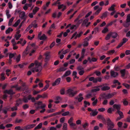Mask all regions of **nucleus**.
Returning a JSON list of instances; mask_svg holds the SVG:
<instances>
[{"mask_svg": "<svg viewBox=\"0 0 130 130\" xmlns=\"http://www.w3.org/2000/svg\"><path fill=\"white\" fill-rule=\"evenodd\" d=\"M6 15L7 16V18L8 19L11 16V15L9 13V10H7L6 11Z\"/></svg>", "mask_w": 130, "mask_h": 130, "instance_id": "obj_26", "label": "nucleus"}, {"mask_svg": "<svg viewBox=\"0 0 130 130\" xmlns=\"http://www.w3.org/2000/svg\"><path fill=\"white\" fill-rule=\"evenodd\" d=\"M18 106H17L15 105V106L11 108V110L12 111H14V110H17V107Z\"/></svg>", "mask_w": 130, "mask_h": 130, "instance_id": "obj_52", "label": "nucleus"}, {"mask_svg": "<svg viewBox=\"0 0 130 130\" xmlns=\"http://www.w3.org/2000/svg\"><path fill=\"white\" fill-rule=\"evenodd\" d=\"M92 37V36L91 35H90L88 37H87L85 38L84 40H87L88 41H89L90 39Z\"/></svg>", "mask_w": 130, "mask_h": 130, "instance_id": "obj_62", "label": "nucleus"}, {"mask_svg": "<svg viewBox=\"0 0 130 130\" xmlns=\"http://www.w3.org/2000/svg\"><path fill=\"white\" fill-rule=\"evenodd\" d=\"M14 19V18L13 17H12L11 19H10L9 20V23H8V25L10 26L11 25L12 23V22Z\"/></svg>", "mask_w": 130, "mask_h": 130, "instance_id": "obj_42", "label": "nucleus"}, {"mask_svg": "<svg viewBox=\"0 0 130 130\" xmlns=\"http://www.w3.org/2000/svg\"><path fill=\"white\" fill-rule=\"evenodd\" d=\"M98 113L96 109H93L92 111L90 113V115L91 116H94L96 115Z\"/></svg>", "mask_w": 130, "mask_h": 130, "instance_id": "obj_11", "label": "nucleus"}, {"mask_svg": "<svg viewBox=\"0 0 130 130\" xmlns=\"http://www.w3.org/2000/svg\"><path fill=\"white\" fill-rule=\"evenodd\" d=\"M73 120V118L72 117H71L70 119L68 120V123L69 124L73 123L72 122Z\"/></svg>", "mask_w": 130, "mask_h": 130, "instance_id": "obj_51", "label": "nucleus"}, {"mask_svg": "<svg viewBox=\"0 0 130 130\" xmlns=\"http://www.w3.org/2000/svg\"><path fill=\"white\" fill-rule=\"evenodd\" d=\"M98 86L97 87H94V88L91 90V91L92 92H97L99 91L100 89L98 87Z\"/></svg>", "mask_w": 130, "mask_h": 130, "instance_id": "obj_16", "label": "nucleus"}, {"mask_svg": "<svg viewBox=\"0 0 130 130\" xmlns=\"http://www.w3.org/2000/svg\"><path fill=\"white\" fill-rule=\"evenodd\" d=\"M107 84L105 83L100 85L98 87H101V90L103 91H106L109 90L110 89V87L107 86Z\"/></svg>", "mask_w": 130, "mask_h": 130, "instance_id": "obj_4", "label": "nucleus"}, {"mask_svg": "<svg viewBox=\"0 0 130 130\" xmlns=\"http://www.w3.org/2000/svg\"><path fill=\"white\" fill-rule=\"evenodd\" d=\"M110 73L111 76L113 77H116L118 75V73L117 72H115L112 70L110 71Z\"/></svg>", "mask_w": 130, "mask_h": 130, "instance_id": "obj_8", "label": "nucleus"}, {"mask_svg": "<svg viewBox=\"0 0 130 130\" xmlns=\"http://www.w3.org/2000/svg\"><path fill=\"white\" fill-rule=\"evenodd\" d=\"M35 125V124H32L31 125H28L24 127V128L25 129H28L33 128Z\"/></svg>", "mask_w": 130, "mask_h": 130, "instance_id": "obj_9", "label": "nucleus"}, {"mask_svg": "<svg viewBox=\"0 0 130 130\" xmlns=\"http://www.w3.org/2000/svg\"><path fill=\"white\" fill-rule=\"evenodd\" d=\"M109 33L112 37L113 38H116L118 35L117 33L115 32H110Z\"/></svg>", "mask_w": 130, "mask_h": 130, "instance_id": "obj_15", "label": "nucleus"}, {"mask_svg": "<svg viewBox=\"0 0 130 130\" xmlns=\"http://www.w3.org/2000/svg\"><path fill=\"white\" fill-rule=\"evenodd\" d=\"M108 12H105L103 13L102 15V16L100 17L101 18L103 19V18H105L107 15Z\"/></svg>", "mask_w": 130, "mask_h": 130, "instance_id": "obj_25", "label": "nucleus"}, {"mask_svg": "<svg viewBox=\"0 0 130 130\" xmlns=\"http://www.w3.org/2000/svg\"><path fill=\"white\" fill-rule=\"evenodd\" d=\"M65 119V118L64 117H62L60 119V122L61 123H63L64 122Z\"/></svg>", "mask_w": 130, "mask_h": 130, "instance_id": "obj_61", "label": "nucleus"}, {"mask_svg": "<svg viewBox=\"0 0 130 130\" xmlns=\"http://www.w3.org/2000/svg\"><path fill=\"white\" fill-rule=\"evenodd\" d=\"M21 34H19L18 35H16L15 36V38L16 40H18L19 38L21 37Z\"/></svg>", "mask_w": 130, "mask_h": 130, "instance_id": "obj_55", "label": "nucleus"}, {"mask_svg": "<svg viewBox=\"0 0 130 130\" xmlns=\"http://www.w3.org/2000/svg\"><path fill=\"white\" fill-rule=\"evenodd\" d=\"M83 21V20L82 19H80V20H78L76 22H77L76 25H77V27L79 26V25L82 23Z\"/></svg>", "mask_w": 130, "mask_h": 130, "instance_id": "obj_29", "label": "nucleus"}, {"mask_svg": "<svg viewBox=\"0 0 130 130\" xmlns=\"http://www.w3.org/2000/svg\"><path fill=\"white\" fill-rule=\"evenodd\" d=\"M111 36L110 33H109L106 36L105 39L106 40H108L110 39L111 38Z\"/></svg>", "mask_w": 130, "mask_h": 130, "instance_id": "obj_34", "label": "nucleus"}, {"mask_svg": "<svg viewBox=\"0 0 130 130\" xmlns=\"http://www.w3.org/2000/svg\"><path fill=\"white\" fill-rule=\"evenodd\" d=\"M46 38V37L45 34H43L42 36H40L39 39L41 40H44Z\"/></svg>", "mask_w": 130, "mask_h": 130, "instance_id": "obj_41", "label": "nucleus"}, {"mask_svg": "<svg viewBox=\"0 0 130 130\" xmlns=\"http://www.w3.org/2000/svg\"><path fill=\"white\" fill-rule=\"evenodd\" d=\"M23 107L24 109L25 110L29 108V106L27 104H25L23 106Z\"/></svg>", "mask_w": 130, "mask_h": 130, "instance_id": "obj_54", "label": "nucleus"}, {"mask_svg": "<svg viewBox=\"0 0 130 130\" xmlns=\"http://www.w3.org/2000/svg\"><path fill=\"white\" fill-rule=\"evenodd\" d=\"M34 65H35V67L33 69L31 70L32 72H39L41 71L42 70L41 63L39 62L37 60L35 61L34 63H31L28 68H30L32 67H33Z\"/></svg>", "mask_w": 130, "mask_h": 130, "instance_id": "obj_1", "label": "nucleus"}, {"mask_svg": "<svg viewBox=\"0 0 130 130\" xmlns=\"http://www.w3.org/2000/svg\"><path fill=\"white\" fill-rule=\"evenodd\" d=\"M68 124L66 123H64L63 124L62 129L64 130H67Z\"/></svg>", "mask_w": 130, "mask_h": 130, "instance_id": "obj_39", "label": "nucleus"}, {"mask_svg": "<svg viewBox=\"0 0 130 130\" xmlns=\"http://www.w3.org/2000/svg\"><path fill=\"white\" fill-rule=\"evenodd\" d=\"M22 101L21 99H19L17 101L15 105L16 106H18L19 105L22 104Z\"/></svg>", "mask_w": 130, "mask_h": 130, "instance_id": "obj_24", "label": "nucleus"}, {"mask_svg": "<svg viewBox=\"0 0 130 130\" xmlns=\"http://www.w3.org/2000/svg\"><path fill=\"white\" fill-rule=\"evenodd\" d=\"M31 24L32 26H33L34 28H36L37 27V24L36 23L35 21L33 22Z\"/></svg>", "mask_w": 130, "mask_h": 130, "instance_id": "obj_35", "label": "nucleus"}, {"mask_svg": "<svg viewBox=\"0 0 130 130\" xmlns=\"http://www.w3.org/2000/svg\"><path fill=\"white\" fill-rule=\"evenodd\" d=\"M55 111V109L52 108L47 110V112L48 113H51Z\"/></svg>", "mask_w": 130, "mask_h": 130, "instance_id": "obj_32", "label": "nucleus"}, {"mask_svg": "<svg viewBox=\"0 0 130 130\" xmlns=\"http://www.w3.org/2000/svg\"><path fill=\"white\" fill-rule=\"evenodd\" d=\"M61 80V79L59 78L57 79L55 82L53 83L52 84L53 86H55L58 85L59 84Z\"/></svg>", "mask_w": 130, "mask_h": 130, "instance_id": "obj_12", "label": "nucleus"}, {"mask_svg": "<svg viewBox=\"0 0 130 130\" xmlns=\"http://www.w3.org/2000/svg\"><path fill=\"white\" fill-rule=\"evenodd\" d=\"M113 111V109L111 108H109L107 110V112L109 113H111L112 111Z\"/></svg>", "mask_w": 130, "mask_h": 130, "instance_id": "obj_45", "label": "nucleus"}, {"mask_svg": "<svg viewBox=\"0 0 130 130\" xmlns=\"http://www.w3.org/2000/svg\"><path fill=\"white\" fill-rule=\"evenodd\" d=\"M21 55L19 54L18 56L16 58V61L17 62H19L20 60Z\"/></svg>", "mask_w": 130, "mask_h": 130, "instance_id": "obj_50", "label": "nucleus"}, {"mask_svg": "<svg viewBox=\"0 0 130 130\" xmlns=\"http://www.w3.org/2000/svg\"><path fill=\"white\" fill-rule=\"evenodd\" d=\"M13 30V29L11 27H9L8 29L6 31V33L7 34L10 33L11 31H12Z\"/></svg>", "mask_w": 130, "mask_h": 130, "instance_id": "obj_31", "label": "nucleus"}, {"mask_svg": "<svg viewBox=\"0 0 130 130\" xmlns=\"http://www.w3.org/2000/svg\"><path fill=\"white\" fill-rule=\"evenodd\" d=\"M107 125L109 127L108 128V130H111V129L113 128L114 127V124L109 118H107Z\"/></svg>", "mask_w": 130, "mask_h": 130, "instance_id": "obj_3", "label": "nucleus"}, {"mask_svg": "<svg viewBox=\"0 0 130 130\" xmlns=\"http://www.w3.org/2000/svg\"><path fill=\"white\" fill-rule=\"evenodd\" d=\"M50 52H47L45 53L44 55L45 56V58L44 60L45 62H48L50 60Z\"/></svg>", "mask_w": 130, "mask_h": 130, "instance_id": "obj_6", "label": "nucleus"}, {"mask_svg": "<svg viewBox=\"0 0 130 130\" xmlns=\"http://www.w3.org/2000/svg\"><path fill=\"white\" fill-rule=\"evenodd\" d=\"M116 6L115 4L112 5L108 9V11H111L115 10V7Z\"/></svg>", "mask_w": 130, "mask_h": 130, "instance_id": "obj_19", "label": "nucleus"}, {"mask_svg": "<svg viewBox=\"0 0 130 130\" xmlns=\"http://www.w3.org/2000/svg\"><path fill=\"white\" fill-rule=\"evenodd\" d=\"M66 70V69L64 67H62L58 69L57 72H61L62 71H65Z\"/></svg>", "mask_w": 130, "mask_h": 130, "instance_id": "obj_43", "label": "nucleus"}, {"mask_svg": "<svg viewBox=\"0 0 130 130\" xmlns=\"http://www.w3.org/2000/svg\"><path fill=\"white\" fill-rule=\"evenodd\" d=\"M102 8V7L99 8V6L98 5H96L94 7V10H96L98 9V10L96 11V12L94 13V14L98 15L100 12Z\"/></svg>", "mask_w": 130, "mask_h": 130, "instance_id": "obj_5", "label": "nucleus"}, {"mask_svg": "<svg viewBox=\"0 0 130 130\" xmlns=\"http://www.w3.org/2000/svg\"><path fill=\"white\" fill-rule=\"evenodd\" d=\"M69 125L71 128L75 129L76 128V125L75 123H73L69 124Z\"/></svg>", "mask_w": 130, "mask_h": 130, "instance_id": "obj_28", "label": "nucleus"}, {"mask_svg": "<svg viewBox=\"0 0 130 130\" xmlns=\"http://www.w3.org/2000/svg\"><path fill=\"white\" fill-rule=\"evenodd\" d=\"M5 74L4 73H2L1 74V79H2L4 80L5 79L4 77Z\"/></svg>", "mask_w": 130, "mask_h": 130, "instance_id": "obj_64", "label": "nucleus"}, {"mask_svg": "<svg viewBox=\"0 0 130 130\" xmlns=\"http://www.w3.org/2000/svg\"><path fill=\"white\" fill-rule=\"evenodd\" d=\"M4 93H7L10 94H14V92L13 90L11 89H10L9 90H5Z\"/></svg>", "mask_w": 130, "mask_h": 130, "instance_id": "obj_14", "label": "nucleus"}, {"mask_svg": "<svg viewBox=\"0 0 130 130\" xmlns=\"http://www.w3.org/2000/svg\"><path fill=\"white\" fill-rule=\"evenodd\" d=\"M46 106V105L44 103H42L41 104V106L40 107H37L36 108L37 109H38L39 108H40L41 109H42V108H45Z\"/></svg>", "mask_w": 130, "mask_h": 130, "instance_id": "obj_38", "label": "nucleus"}, {"mask_svg": "<svg viewBox=\"0 0 130 130\" xmlns=\"http://www.w3.org/2000/svg\"><path fill=\"white\" fill-rule=\"evenodd\" d=\"M116 113H117L119 115V117L123 118L124 116L123 113L120 111H117Z\"/></svg>", "mask_w": 130, "mask_h": 130, "instance_id": "obj_21", "label": "nucleus"}, {"mask_svg": "<svg viewBox=\"0 0 130 130\" xmlns=\"http://www.w3.org/2000/svg\"><path fill=\"white\" fill-rule=\"evenodd\" d=\"M83 15L81 14H79L78 17H77V18L75 19V20H74L75 22H76L78 20L80 19V18H81L82 17Z\"/></svg>", "mask_w": 130, "mask_h": 130, "instance_id": "obj_58", "label": "nucleus"}, {"mask_svg": "<svg viewBox=\"0 0 130 130\" xmlns=\"http://www.w3.org/2000/svg\"><path fill=\"white\" fill-rule=\"evenodd\" d=\"M98 102V100L97 99H96L95 100L93 101L92 103V105L93 106H95Z\"/></svg>", "mask_w": 130, "mask_h": 130, "instance_id": "obj_63", "label": "nucleus"}, {"mask_svg": "<svg viewBox=\"0 0 130 130\" xmlns=\"http://www.w3.org/2000/svg\"><path fill=\"white\" fill-rule=\"evenodd\" d=\"M39 8L37 7H35L33 10V13L34 14H35L39 10Z\"/></svg>", "mask_w": 130, "mask_h": 130, "instance_id": "obj_20", "label": "nucleus"}, {"mask_svg": "<svg viewBox=\"0 0 130 130\" xmlns=\"http://www.w3.org/2000/svg\"><path fill=\"white\" fill-rule=\"evenodd\" d=\"M25 15V12L24 11H22L20 12V17L22 18H23Z\"/></svg>", "mask_w": 130, "mask_h": 130, "instance_id": "obj_27", "label": "nucleus"}, {"mask_svg": "<svg viewBox=\"0 0 130 130\" xmlns=\"http://www.w3.org/2000/svg\"><path fill=\"white\" fill-rule=\"evenodd\" d=\"M49 86V84H47L45 86L44 88L41 90V91H44Z\"/></svg>", "mask_w": 130, "mask_h": 130, "instance_id": "obj_46", "label": "nucleus"}, {"mask_svg": "<svg viewBox=\"0 0 130 130\" xmlns=\"http://www.w3.org/2000/svg\"><path fill=\"white\" fill-rule=\"evenodd\" d=\"M128 22H126H126L124 23H123V26L126 27H128L129 25V24L128 23Z\"/></svg>", "mask_w": 130, "mask_h": 130, "instance_id": "obj_44", "label": "nucleus"}, {"mask_svg": "<svg viewBox=\"0 0 130 130\" xmlns=\"http://www.w3.org/2000/svg\"><path fill=\"white\" fill-rule=\"evenodd\" d=\"M97 118L98 119H101L104 123L106 122V120L104 118L103 115H99L97 116Z\"/></svg>", "mask_w": 130, "mask_h": 130, "instance_id": "obj_13", "label": "nucleus"}, {"mask_svg": "<svg viewBox=\"0 0 130 130\" xmlns=\"http://www.w3.org/2000/svg\"><path fill=\"white\" fill-rule=\"evenodd\" d=\"M89 43L88 41H85L83 42V44L82 45L84 47H86L88 46V45Z\"/></svg>", "mask_w": 130, "mask_h": 130, "instance_id": "obj_47", "label": "nucleus"}, {"mask_svg": "<svg viewBox=\"0 0 130 130\" xmlns=\"http://www.w3.org/2000/svg\"><path fill=\"white\" fill-rule=\"evenodd\" d=\"M9 108L6 107L5 109H3V112L5 114H6L7 113V111L9 110Z\"/></svg>", "mask_w": 130, "mask_h": 130, "instance_id": "obj_49", "label": "nucleus"}, {"mask_svg": "<svg viewBox=\"0 0 130 130\" xmlns=\"http://www.w3.org/2000/svg\"><path fill=\"white\" fill-rule=\"evenodd\" d=\"M16 55V53H10L9 55V57L10 59H11Z\"/></svg>", "mask_w": 130, "mask_h": 130, "instance_id": "obj_48", "label": "nucleus"}, {"mask_svg": "<svg viewBox=\"0 0 130 130\" xmlns=\"http://www.w3.org/2000/svg\"><path fill=\"white\" fill-rule=\"evenodd\" d=\"M83 34V32L82 31L80 32L79 34H76L75 36L74 39H76L77 38L79 37L81 35Z\"/></svg>", "mask_w": 130, "mask_h": 130, "instance_id": "obj_33", "label": "nucleus"}, {"mask_svg": "<svg viewBox=\"0 0 130 130\" xmlns=\"http://www.w3.org/2000/svg\"><path fill=\"white\" fill-rule=\"evenodd\" d=\"M83 15L81 14H79L78 17H77V18L75 19V20H74L75 22H76L78 20L80 19V18H81L82 17Z\"/></svg>", "mask_w": 130, "mask_h": 130, "instance_id": "obj_57", "label": "nucleus"}, {"mask_svg": "<svg viewBox=\"0 0 130 130\" xmlns=\"http://www.w3.org/2000/svg\"><path fill=\"white\" fill-rule=\"evenodd\" d=\"M83 15L81 14H79L78 17H77V18L75 19V20H74L75 22H76L78 20L80 19V18H81L82 17Z\"/></svg>", "mask_w": 130, "mask_h": 130, "instance_id": "obj_56", "label": "nucleus"}, {"mask_svg": "<svg viewBox=\"0 0 130 130\" xmlns=\"http://www.w3.org/2000/svg\"><path fill=\"white\" fill-rule=\"evenodd\" d=\"M21 22L20 20V19L18 20L17 21L15 22V24L13 25V26L14 27H17L19 25V23Z\"/></svg>", "mask_w": 130, "mask_h": 130, "instance_id": "obj_36", "label": "nucleus"}, {"mask_svg": "<svg viewBox=\"0 0 130 130\" xmlns=\"http://www.w3.org/2000/svg\"><path fill=\"white\" fill-rule=\"evenodd\" d=\"M89 20L88 18H86L84 19V21H83V23L82 24V25H84L86 24L88 22Z\"/></svg>", "mask_w": 130, "mask_h": 130, "instance_id": "obj_37", "label": "nucleus"}, {"mask_svg": "<svg viewBox=\"0 0 130 130\" xmlns=\"http://www.w3.org/2000/svg\"><path fill=\"white\" fill-rule=\"evenodd\" d=\"M89 80L90 81H92L94 83H97V80L96 78H95L94 77H91L89 78Z\"/></svg>", "mask_w": 130, "mask_h": 130, "instance_id": "obj_17", "label": "nucleus"}, {"mask_svg": "<svg viewBox=\"0 0 130 130\" xmlns=\"http://www.w3.org/2000/svg\"><path fill=\"white\" fill-rule=\"evenodd\" d=\"M60 114L59 112H56L54 113L51 114L49 116H48V117H54L55 116L57 115H59Z\"/></svg>", "mask_w": 130, "mask_h": 130, "instance_id": "obj_30", "label": "nucleus"}, {"mask_svg": "<svg viewBox=\"0 0 130 130\" xmlns=\"http://www.w3.org/2000/svg\"><path fill=\"white\" fill-rule=\"evenodd\" d=\"M114 108H116L117 110V111H120L121 108V106L120 105H117L115 104L113 106Z\"/></svg>", "mask_w": 130, "mask_h": 130, "instance_id": "obj_18", "label": "nucleus"}, {"mask_svg": "<svg viewBox=\"0 0 130 130\" xmlns=\"http://www.w3.org/2000/svg\"><path fill=\"white\" fill-rule=\"evenodd\" d=\"M120 72L121 74V76L122 77H124L125 76V73H128V71H126L125 69L121 70L120 71Z\"/></svg>", "mask_w": 130, "mask_h": 130, "instance_id": "obj_10", "label": "nucleus"}, {"mask_svg": "<svg viewBox=\"0 0 130 130\" xmlns=\"http://www.w3.org/2000/svg\"><path fill=\"white\" fill-rule=\"evenodd\" d=\"M71 72L70 71H67L62 76V77H65L69 76Z\"/></svg>", "mask_w": 130, "mask_h": 130, "instance_id": "obj_23", "label": "nucleus"}, {"mask_svg": "<svg viewBox=\"0 0 130 130\" xmlns=\"http://www.w3.org/2000/svg\"><path fill=\"white\" fill-rule=\"evenodd\" d=\"M69 114V111H67L63 113L62 115L63 116H65L68 115Z\"/></svg>", "mask_w": 130, "mask_h": 130, "instance_id": "obj_60", "label": "nucleus"}, {"mask_svg": "<svg viewBox=\"0 0 130 130\" xmlns=\"http://www.w3.org/2000/svg\"><path fill=\"white\" fill-rule=\"evenodd\" d=\"M108 31V29L107 27L104 28L102 31V32L105 34Z\"/></svg>", "mask_w": 130, "mask_h": 130, "instance_id": "obj_40", "label": "nucleus"}, {"mask_svg": "<svg viewBox=\"0 0 130 130\" xmlns=\"http://www.w3.org/2000/svg\"><path fill=\"white\" fill-rule=\"evenodd\" d=\"M76 88L75 87L69 88L67 91V94L70 96H74L78 92L74 90Z\"/></svg>", "mask_w": 130, "mask_h": 130, "instance_id": "obj_2", "label": "nucleus"}, {"mask_svg": "<svg viewBox=\"0 0 130 130\" xmlns=\"http://www.w3.org/2000/svg\"><path fill=\"white\" fill-rule=\"evenodd\" d=\"M126 21L128 22H130V14H128L127 15Z\"/></svg>", "mask_w": 130, "mask_h": 130, "instance_id": "obj_53", "label": "nucleus"}, {"mask_svg": "<svg viewBox=\"0 0 130 130\" xmlns=\"http://www.w3.org/2000/svg\"><path fill=\"white\" fill-rule=\"evenodd\" d=\"M41 91V90H40L39 91H36L35 90H34L33 92V94L34 95H35L38 93H40L41 91Z\"/></svg>", "mask_w": 130, "mask_h": 130, "instance_id": "obj_59", "label": "nucleus"}, {"mask_svg": "<svg viewBox=\"0 0 130 130\" xmlns=\"http://www.w3.org/2000/svg\"><path fill=\"white\" fill-rule=\"evenodd\" d=\"M116 92H114L108 94L105 96V98L106 99H109L112 98L114 95H116Z\"/></svg>", "mask_w": 130, "mask_h": 130, "instance_id": "obj_7", "label": "nucleus"}, {"mask_svg": "<svg viewBox=\"0 0 130 130\" xmlns=\"http://www.w3.org/2000/svg\"><path fill=\"white\" fill-rule=\"evenodd\" d=\"M42 123H40L34 128V129L36 130L41 128L42 127Z\"/></svg>", "mask_w": 130, "mask_h": 130, "instance_id": "obj_22", "label": "nucleus"}]
</instances>
